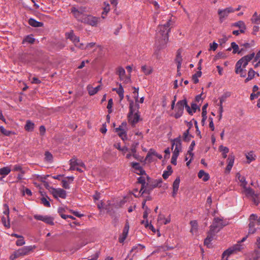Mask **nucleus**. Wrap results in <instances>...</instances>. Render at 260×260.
<instances>
[{
    "label": "nucleus",
    "instance_id": "1",
    "mask_svg": "<svg viewBox=\"0 0 260 260\" xmlns=\"http://www.w3.org/2000/svg\"><path fill=\"white\" fill-rule=\"evenodd\" d=\"M172 22L170 19L164 25H159L157 28L155 45L158 50L164 48L169 40V32L170 30V26Z\"/></svg>",
    "mask_w": 260,
    "mask_h": 260
},
{
    "label": "nucleus",
    "instance_id": "31",
    "mask_svg": "<svg viewBox=\"0 0 260 260\" xmlns=\"http://www.w3.org/2000/svg\"><path fill=\"white\" fill-rule=\"evenodd\" d=\"M207 107H208V104H206L205 105H204L203 106V107H202V122H204L206 119H207Z\"/></svg>",
    "mask_w": 260,
    "mask_h": 260
},
{
    "label": "nucleus",
    "instance_id": "33",
    "mask_svg": "<svg viewBox=\"0 0 260 260\" xmlns=\"http://www.w3.org/2000/svg\"><path fill=\"white\" fill-rule=\"evenodd\" d=\"M11 172V169L10 168L7 167H4L3 168L0 169V175H3V176H6L8 175L10 172Z\"/></svg>",
    "mask_w": 260,
    "mask_h": 260
},
{
    "label": "nucleus",
    "instance_id": "34",
    "mask_svg": "<svg viewBox=\"0 0 260 260\" xmlns=\"http://www.w3.org/2000/svg\"><path fill=\"white\" fill-rule=\"evenodd\" d=\"M244 190L246 196L249 197H251L255 193L254 190L250 187H246Z\"/></svg>",
    "mask_w": 260,
    "mask_h": 260
},
{
    "label": "nucleus",
    "instance_id": "22",
    "mask_svg": "<svg viewBox=\"0 0 260 260\" xmlns=\"http://www.w3.org/2000/svg\"><path fill=\"white\" fill-rule=\"evenodd\" d=\"M28 24L30 26L35 27H42L43 25V23L42 22H39L33 18H30L28 20Z\"/></svg>",
    "mask_w": 260,
    "mask_h": 260
},
{
    "label": "nucleus",
    "instance_id": "17",
    "mask_svg": "<svg viewBox=\"0 0 260 260\" xmlns=\"http://www.w3.org/2000/svg\"><path fill=\"white\" fill-rule=\"evenodd\" d=\"M132 167L135 170V173L138 175H143L145 174V171L140 166L138 162H133L132 163Z\"/></svg>",
    "mask_w": 260,
    "mask_h": 260
},
{
    "label": "nucleus",
    "instance_id": "64",
    "mask_svg": "<svg viewBox=\"0 0 260 260\" xmlns=\"http://www.w3.org/2000/svg\"><path fill=\"white\" fill-rule=\"evenodd\" d=\"M31 83L39 84L41 83V81L36 77H33L31 81Z\"/></svg>",
    "mask_w": 260,
    "mask_h": 260
},
{
    "label": "nucleus",
    "instance_id": "39",
    "mask_svg": "<svg viewBox=\"0 0 260 260\" xmlns=\"http://www.w3.org/2000/svg\"><path fill=\"white\" fill-rule=\"evenodd\" d=\"M142 70L143 72V73L146 75L150 74L152 71V69L150 67H148L146 66H142Z\"/></svg>",
    "mask_w": 260,
    "mask_h": 260
},
{
    "label": "nucleus",
    "instance_id": "41",
    "mask_svg": "<svg viewBox=\"0 0 260 260\" xmlns=\"http://www.w3.org/2000/svg\"><path fill=\"white\" fill-rule=\"evenodd\" d=\"M231 48L233 49V53L234 54L238 53L239 52V47L235 42L231 43Z\"/></svg>",
    "mask_w": 260,
    "mask_h": 260
},
{
    "label": "nucleus",
    "instance_id": "6",
    "mask_svg": "<svg viewBox=\"0 0 260 260\" xmlns=\"http://www.w3.org/2000/svg\"><path fill=\"white\" fill-rule=\"evenodd\" d=\"M225 224L223 223L222 220L219 218H215L212 224L210 225L209 232L213 235L218 233Z\"/></svg>",
    "mask_w": 260,
    "mask_h": 260
},
{
    "label": "nucleus",
    "instance_id": "40",
    "mask_svg": "<svg viewBox=\"0 0 260 260\" xmlns=\"http://www.w3.org/2000/svg\"><path fill=\"white\" fill-rule=\"evenodd\" d=\"M189 128H188L183 133V138L184 141H189L190 140V138H192L191 135H189Z\"/></svg>",
    "mask_w": 260,
    "mask_h": 260
},
{
    "label": "nucleus",
    "instance_id": "56",
    "mask_svg": "<svg viewBox=\"0 0 260 260\" xmlns=\"http://www.w3.org/2000/svg\"><path fill=\"white\" fill-rule=\"evenodd\" d=\"M182 57L181 56V54L178 51L177 52V54L176 55L175 61L176 63H179V62H182Z\"/></svg>",
    "mask_w": 260,
    "mask_h": 260
},
{
    "label": "nucleus",
    "instance_id": "7",
    "mask_svg": "<svg viewBox=\"0 0 260 260\" xmlns=\"http://www.w3.org/2000/svg\"><path fill=\"white\" fill-rule=\"evenodd\" d=\"M242 245L239 242L231 247H230L222 253V260H228V257L235 252L239 251L242 249Z\"/></svg>",
    "mask_w": 260,
    "mask_h": 260
},
{
    "label": "nucleus",
    "instance_id": "63",
    "mask_svg": "<svg viewBox=\"0 0 260 260\" xmlns=\"http://www.w3.org/2000/svg\"><path fill=\"white\" fill-rule=\"evenodd\" d=\"M220 149L224 153H228L229 151V149L228 147L223 146H220Z\"/></svg>",
    "mask_w": 260,
    "mask_h": 260
},
{
    "label": "nucleus",
    "instance_id": "8",
    "mask_svg": "<svg viewBox=\"0 0 260 260\" xmlns=\"http://www.w3.org/2000/svg\"><path fill=\"white\" fill-rule=\"evenodd\" d=\"M235 12V9L232 7H229L223 9H219L217 11V14L219 16V21L222 22L230 13Z\"/></svg>",
    "mask_w": 260,
    "mask_h": 260
},
{
    "label": "nucleus",
    "instance_id": "23",
    "mask_svg": "<svg viewBox=\"0 0 260 260\" xmlns=\"http://www.w3.org/2000/svg\"><path fill=\"white\" fill-rule=\"evenodd\" d=\"M198 177L202 179L204 181H207L209 179V175L203 170H200L198 173Z\"/></svg>",
    "mask_w": 260,
    "mask_h": 260
},
{
    "label": "nucleus",
    "instance_id": "58",
    "mask_svg": "<svg viewBox=\"0 0 260 260\" xmlns=\"http://www.w3.org/2000/svg\"><path fill=\"white\" fill-rule=\"evenodd\" d=\"M45 159L48 161L52 160V155L49 152H46L45 154Z\"/></svg>",
    "mask_w": 260,
    "mask_h": 260
},
{
    "label": "nucleus",
    "instance_id": "16",
    "mask_svg": "<svg viewBox=\"0 0 260 260\" xmlns=\"http://www.w3.org/2000/svg\"><path fill=\"white\" fill-rule=\"evenodd\" d=\"M126 125V122L122 123L121 125L119 127L116 128L117 132L120 131L118 135L122 139L124 140L125 138L126 139V135L125 130L123 128V127H125Z\"/></svg>",
    "mask_w": 260,
    "mask_h": 260
},
{
    "label": "nucleus",
    "instance_id": "46",
    "mask_svg": "<svg viewBox=\"0 0 260 260\" xmlns=\"http://www.w3.org/2000/svg\"><path fill=\"white\" fill-rule=\"evenodd\" d=\"M134 91H133V94L134 96V99L135 100V103H137L138 102V98H139V94H138V91H139V88L136 87H133Z\"/></svg>",
    "mask_w": 260,
    "mask_h": 260
},
{
    "label": "nucleus",
    "instance_id": "29",
    "mask_svg": "<svg viewBox=\"0 0 260 260\" xmlns=\"http://www.w3.org/2000/svg\"><path fill=\"white\" fill-rule=\"evenodd\" d=\"M246 157L247 159V162L250 164L251 161L254 160L255 159V156L253 155V152L251 151L248 153L246 155Z\"/></svg>",
    "mask_w": 260,
    "mask_h": 260
},
{
    "label": "nucleus",
    "instance_id": "60",
    "mask_svg": "<svg viewBox=\"0 0 260 260\" xmlns=\"http://www.w3.org/2000/svg\"><path fill=\"white\" fill-rule=\"evenodd\" d=\"M191 108L193 113H194L198 109L200 110L199 106L195 103L191 104Z\"/></svg>",
    "mask_w": 260,
    "mask_h": 260
},
{
    "label": "nucleus",
    "instance_id": "49",
    "mask_svg": "<svg viewBox=\"0 0 260 260\" xmlns=\"http://www.w3.org/2000/svg\"><path fill=\"white\" fill-rule=\"evenodd\" d=\"M41 203L43 204L45 206L47 207H50V204L49 201L47 200V198L43 197L41 199Z\"/></svg>",
    "mask_w": 260,
    "mask_h": 260
},
{
    "label": "nucleus",
    "instance_id": "20",
    "mask_svg": "<svg viewBox=\"0 0 260 260\" xmlns=\"http://www.w3.org/2000/svg\"><path fill=\"white\" fill-rule=\"evenodd\" d=\"M87 89L88 92V93L90 95H93L96 94L101 89V86L99 85L95 87H93L90 85H89L87 87Z\"/></svg>",
    "mask_w": 260,
    "mask_h": 260
},
{
    "label": "nucleus",
    "instance_id": "36",
    "mask_svg": "<svg viewBox=\"0 0 260 260\" xmlns=\"http://www.w3.org/2000/svg\"><path fill=\"white\" fill-rule=\"evenodd\" d=\"M257 215L255 214H252L250 215L249 220V223H252L253 226H255L256 225V220Z\"/></svg>",
    "mask_w": 260,
    "mask_h": 260
},
{
    "label": "nucleus",
    "instance_id": "32",
    "mask_svg": "<svg viewBox=\"0 0 260 260\" xmlns=\"http://www.w3.org/2000/svg\"><path fill=\"white\" fill-rule=\"evenodd\" d=\"M104 5L105 7L104 8V11L102 13V17L103 18H105V15H106L110 11V5L107 2H104Z\"/></svg>",
    "mask_w": 260,
    "mask_h": 260
},
{
    "label": "nucleus",
    "instance_id": "3",
    "mask_svg": "<svg viewBox=\"0 0 260 260\" xmlns=\"http://www.w3.org/2000/svg\"><path fill=\"white\" fill-rule=\"evenodd\" d=\"M139 108L140 106L138 103H134L133 101H129V112L127 118L128 122L133 126H134L140 119Z\"/></svg>",
    "mask_w": 260,
    "mask_h": 260
},
{
    "label": "nucleus",
    "instance_id": "44",
    "mask_svg": "<svg viewBox=\"0 0 260 260\" xmlns=\"http://www.w3.org/2000/svg\"><path fill=\"white\" fill-rule=\"evenodd\" d=\"M194 146H195V142L194 141H193L191 142V143L189 146L188 151H187V154L189 155L191 157H192L193 155V154L192 152V151L193 150Z\"/></svg>",
    "mask_w": 260,
    "mask_h": 260
},
{
    "label": "nucleus",
    "instance_id": "48",
    "mask_svg": "<svg viewBox=\"0 0 260 260\" xmlns=\"http://www.w3.org/2000/svg\"><path fill=\"white\" fill-rule=\"evenodd\" d=\"M0 131L5 136H9L11 135L12 132L6 129L3 126L0 127Z\"/></svg>",
    "mask_w": 260,
    "mask_h": 260
},
{
    "label": "nucleus",
    "instance_id": "26",
    "mask_svg": "<svg viewBox=\"0 0 260 260\" xmlns=\"http://www.w3.org/2000/svg\"><path fill=\"white\" fill-rule=\"evenodd\" d=\"M237 176H238V179L241 182V186H242L243 188H245L247 187V182L246 181L245 178L243 176H241L239 174H237Z\"/></svg>",
    "mask_w": 260,
    "mask_h": 260
},
{
    "label": "nucleus",
    "instance_id": "55",
    "mask_svg": "<svg viewBox=\"0 0 260 260\" xmlns=\"http://www.w3.org/2000/svg\"><path fill=\"white\" fill-rule=\"evenodd\" d=\"M234 159H235V157L234 156H233V155L230 156L228 159V165L233 166V165L234 163Z\"/></svg>",
    "mask_w": 260,
    "mask_h": 260
},
{
    "label": "nucleus",
    "instance_id": "5",
    "mask_svg": "<svg viewBox=\"0 0 260 260\" xmlns=\"http://www.w3.org/2000/svg\"><path fill=\"white\" fill-rule=\"evenodd\" d=\"M86 9L85 7H79L78 8L73 7L71 9V13L73 14L75 18L78 21L82 22L86 15Z\"/></svg>",
    "mask_w": 260,
    "mask_h": 260
},
{
    "label": "nucleus",
    "instance_id": "38",
    "mask_svg": "<svg viewBox=\"0 0 260 260\" xmlns=\"http://www.w3.org/2000/svg\"><path fill=\"white\" fill-rule=\"evenodd\" d=\"M214 235H213V234H211L209 232L208 235L204 241L205 245H206L208 246L210 244V242L212 241V240L213 238V236Z\"/></svg>",
    "mask_w": 260,
    "mask_h": 260
},
{
    "label": "nucleus",
    "instance_id": "37",
    "mask_svg": "<svg viewBox=\"0 0 260 260\" xmlns=\"http://www.w3.org/2000/svg\"><path fill=\"white\" fill-rule=\"evenodd\" d=\"M202 75V72L201 71H198L196 74L192 75V80L194 83L197 84L199 82L198 78L200 77Z\"/></svg>",
    "mask_w": 260,
    "mask_h": 260
},
{
    "label": "nucleus",
    "instance_id": "57",
    "mask_svg": "<svg viewBox=\"0 0 260 260\" xmlns=\"http://www.w3.org/2000/svg\"><path fill=\"white\" fill-rule=\"evenodd\" d=\"M172 170L170 171H165L163 172L162 177L165 179H166L168 178V177L172 174Z\"/></svg>",
    "mask_w": 260,
    "mask_h": 260
},
{
    "label": "nucleus",
    "instance_id": "59",
    "mask_svg": "<svg viewBox=\"0 0 260 260\" xmlns=\"http://www.w3.org/2000/svg\"><path fill=\"white\" fill-rule=\"evenodd\" d=\"M116 92L118 95L122 94V93H124V89L121 85V84H119V88H117V91Z\"/></svg>",
    "mask_w": 260,
    "mask_h": 260
},
{
    "label": "nucleus",
    "instance_id": "4",
    "mask_svg": "<svg viewBox=\"0 0 260 260\" xmlns=\"http://www.w3.org/2000/svg\"><path fill=\"white\" fill-rule=\"evenodd\" d=\"M65 35L66 38L70 39L76 47L82 50L85 49L84 44L80 43L79 37L75 35L73 30H72L70 32H66Z\"/></svg>",
    "mask_w": 260,
    "mask_h": 260
},
{
    "label": "nucleus",
    "instance_id": "12",
    "mask_svg": "<svg viewBox=\"0 0 260 260\" xmlns=\"http://www.w3.org/2000/svg\"><path fill=\"white\" fill-rule=\"evenodd\" d=\"M116 74L119 76V80L123 81V83L127 84L130 82L131 78L129 76L125 75V71L123 68L118 67L117 69Z\"/></svg>",
    "mask_w": 260,
    "mask_h": 260
},
{
    "label": "nucleus",
    "instance_id": "61",
    "mask_svg": "<svg viewBox=\"0 0 260 260\" xmlns=\"http://www.w3.org/2000/svg\"><path fill=\"white\" fill-rule=\"evenodd\" d=\"M260 95V92L257 91L256 93H254L253 92L250 95V99L251 100H253L254 99L258 98V96Z\"/></svg>",
    "mask_w": 260,
    "mask_h": 260
},
{
    "label": "nucleus",
    "instance_id": "47",
    "mask_svg": "<svg viewBox=\"0 0 260 260\" xmlns=\"http://www.w3.org/2000/svg\"><path fill=\"white\" fill-rule=\"evenodd\" d=\"M25 243V242L24 240V238L23 236L19 238L18 240H17L16 242V244L18 246H21L23 245H24Z\"/></svg>",
    "mask_w": 260,
    "mask_h": 260
},
{
    "label": "nucleus",
    "instance_id": "45",
    "mask_svg": "<svg viewBox=\"0 0 260 260\" xmlns=\"http://www.w3.org/2000/svg\"><path fill=\"white\" fill-rule=\"evenodd\" d=\"M62 186L65 189H69L70 188V183L67 180V179H64L61 180Z\"/></svg>",
    "mask_w": 260,
    "mask_h": 260
},
{
    "label": "nucleus",
    "instance_id": "52",
    "mask_svg": "<svg viewBox=\"0 0 260 260\" xmlns=\"http://www.w3.org/2000/svg\"><path fill=\"white\" fill-rule=\"evenodd\" d=\"M179 154L173 153L172 158H171V163L174 165H177V159Z\"/></svg>",
    "mask_w": 260,
    "mask_h": 260
},
{
    "label": "nucleus",
    "instance_id": "10",
    "mask_svg": "<svg viewBox=\"0 0 260 260\" xmlns=\"http://www.w3.org/2000/svg\"><path fill=\"white\" fill-rule=\"evenodd\" d=\"M100 18L96 17L91 15H86L85 18L82 20V22L86 23L92 26H96L98 24Z\"/></svg>",
    "mask_w": 260,
    "mask_h": 260
},
{
    "label": "nucleus",
    "instance_id": "15",
    "mask_svg": "<svg viewBox=\"0 0 260 260\" xmlns=\"http://www.w3.org/2000/svg\"><path fill=\"white\" fill-rule=\"evenodd\" d=\"M34 217L35 219L44 221V222L53 225V218L48 216H43L41 215H35Z\"/></svg>",
    "mask_w": 260,
    "mask_h": 260
},
{
    "label": "nucleus",
    "instance_id": "11",
    "mask_svg": "<svg viewBox=\"0 0 260 260\" xmlns=\"http://www.w3.org/2000/svg\"><path fill=\"white\" fill-rule=\"evenodd\" d=\"M171 142L172 149H173L174 148L173 153L179 154L182 150L180 137H179L176 139L172 140Z\"/></svg>",
    "mask_w": 260,
    "mask_h": 260
},
{
    "label": "nucleus",
    "instance_id": "28",
    "mask_svg": "<svg viewBox=\"0 0 260 260\" xmlns=\"http://www.w3.org/2000/svg\"><path fill=\"white\" fill-rule=\"evenodd\" d=\"M255 74V71L252 69H250L249 70L248 73V77L245 79V82H247L252 80L254 78Z\"/></svg>",
    "mask_w": 260,
    "mask_h": 260
},
{
    "label": "nucleus",
    "instance_id": "54",
    "mask_svg": "<svg viewBox=\"0 0 260 260\" xmlns=\"http://www.w3.org/2000/svg\"><path fill=\"white\" fill-rule=\"evenodd\" d=\"M1 220H2V223H3L5 227H6L7 228H10V224L9 221H8V222H7L6 217H2Z\"/></svg>",
    "mask_w": 260,
    "mask_h": 260
},
{
    "label": "nucleus",
    "instance_id": "30",
    "mask_svg": "<svg viewBox=\"0 0 260 260\" xmlns=\"http://www.w3.org/2000/svg\"><path fill=\"white\" fill-rule=\"evenodd\" d=\"M190 223L191 226L190 232H191L192 234H193L194 233H196L197 231L198 223H197V221L192 220V221H190Z\"/></svg>",
    "mask_w": 260,
    "mask_h": 260
},
{
    "label": "nucleus",
    "instance_id": "24",
    "mask_svg": "<svg viewBox=\"0 0 260 260\" xmlns=\"http://www.w3.org/2000/svg\"><path fill=\"white\" fill-rule=\"evenodd\" d=\"M234 25L238 27L239 28H240V32L241 33H244L245 30L246 29V25L244 22L242 21H239L235 23L234 24Z\"/></svg>",
    "mask_w": 260,
    "mask_h": 260
},
{
    "label": "nucleus",
    "instance_id": "62",
    "mask_svg": "<svg viewBox=\"0 0 260 260\" xmlns=\"http://www.w3.org/2000/svg\"><path fill=\"white\" fill-rule=\"evenodd\" d=\"M210 47L211 50L215 51L218 47V44L215 42H213L212 44H210Z\"/></svg>",
    "mask_w": 260,
    "mask_h": 260
},
{
    "label": "nucleus",
    "instance_id": "9",
    "mask_svg": "<svg viewBox=\"0 0 260 260\" xmlns=\"http://www.w3.org/2000/svg\"><path fill=\"white\" fill-rule=\"evenodd\" d=\"M185 105L186 100H181L177 103L175 109L176 113L175 114V117L176 118H178L182 116Z\"/></svg>",
    "mask_w": 260,
    "mask_h": 260
},
{
    "label": "nucleus",
    "instance_id": "35",
    "mask_svg": "<svg viewBox=\"0 0 260 260\" xmlns=\"http://www.w3.org/2000/svg\"><path fill=\"white\" fill-rule=\"evenodd\" d=\"M253 203L257 205L260 201V196L259 194L254 193L251 197H250Z\"/></svg>",
    "mask_w": 260,
    "mask_h": 260
},
{
    "label": "nucleus",
    "instance_id": "53",
    "mask_svg": "<svg viewBox=\"0 0 260 260\" xmlns=\"http://www.w3.org/2000/svg\"><path fill=\"white\" fill-rule=\"evenodd\" d=\"M156 153V152L155 151L151 149L150 151L147 153L146 157V159L150 160L151 159L150 157L152 155L155 156Z\"/></svg>",
    "mask_w": 260,
    "mask_h": 260
},
{
    "label": "nucleus",
    "instance_id": "27",
    "mask_svg": "<svg viewBox=\"0 0 260 260\" xmlns=\"http://www.w3.org/2000/svg\"><path fill=\"white\" fill-rule=\"evenodd\" d=\"M34 123L31 122L30 120H27L25 125V129L28 132H31L34 128Z\"/></svg>",
    "mask_w": 260,
    "mask_h": 260
},
{
    "label": "nucleus",
    "instance_id": "13",
    "mask_svg": "<svg viewBox=\"0 0 260 260\" xmlns=\"http://www.w3.org/2000/svg\"><path fill=\"white\" fill-rule=\"evenodd\" d=\"M36 248L35 245H30L23 247L17 250V254L19 256H24L28 254Z\"/></svg>",
    "mask_w": 260,
    "mask_h": 260
},
{
    "label": "nucleus",
    "instance_id": "25",
    "mask_svg": "<svg viewBox=\"0 0 260 260\" xmlns=\"http://www.w3.org/2000/svg\"><path fill=\"white\" fill-rule=\"evenodd\" d=\"M251 21L252 23L255 24H259L260 23V14L258 15L256 12H255L252 16L251 18Z\"/></svg>",
    "mask_w": 260,
    "mask_h": 260
},
{
    "label": "nucleus",
    "instance_id": "51",
    "mask_svg": "<svg viewBox=\"0 0 260 260\" xmlns=\"http://www.w3.org/2000/svg\"><path fill=\"white\" fill-rule=\"evenodd\" d=\"M256 228L253 226L252 223H249L248 234H253L256 232Z\"/></svg>",
    "mask_w": 260,
    "mask_h": 260
},
{
    "label": "nucleus",
    "instance_id": "50",
    "mask_svg": "<svg viewBox=\"0 0 260 260\" xmlns=\"http://www.w3.org/2000/svg\"><path fill=\"white\" fill-rule=\"evenodd\" d=\"M138 182L141 184L142 186V189L145 188V179L143 177H140L138 178Z\"/></svg>",
    "mask_w": 260,
    "mask_h": 260
},
{
    "label": "nucleus",
    "instance_id": "2",
    "mask_svg": "<svg viewBox=\"0 0 260 260\" xmlns=\"http://www.w3.org/2000/svg\"><path fill=\"white\" fill-rule=\"evenodd\" d=\"M255 55L254 53L244 56L240 59L235 65V73L240 74L241 77H245L246 75L245 68L248 62L251 61Z\"/></svg>",
    "mask_w": 260,
    "mask_h": 260
},
{
    "label": "nucleus",
    "instance_id": "43",
    "mask_svg": "<svg viewBox=\"0 0 260 260\" xmlns=\"http://www.w3.org/2000/svg\"><path fill=\"white\" fill-rule=\"evenodd\" d=\"M162 183V179H159L158 180H156L154 181L152 184V187L150 188V189H152L153 188L159 187L161 186V183Z\"/></svg>",
    "mask_w": 260,
    "mask_h": 260
},
{
    "label": "nucleus",
    "instance_id": "21",
    "mask_svg": "<svg viewBox=\"0 0 260 260\" xmlns=\"http://www.w3.org/2000/svg\"><path fill=\"white\" fill-rule=\"evenodd\" d=\"M70 162L72 163L75 167H81L84 168H85V166L84 164L80 159H78L76 158H73L70 159Z\"/></svg>",
    "mask_w": 260,
    "mask_h": 260
},
{
    "label": "nucleus",
    "instance_id": "42",
    "mask_svg": "<svg viewBox=\"0 0 260 260\" xmlns=\"http://www.w3.org/2000/svg\"><path fill=\"white\" fill-rule=\"evenodd\" d=\"M35 42V39L32 37V36L29 35L25 38V39L23 41V43L25 42H27L30 44H33Z\"/></svg>",
    "mask_w": 260,
    "mask_h": 260
},
{
    "label": "nucleus",
    "instance_id": "14",
    "mask_svg": "<svg viewBox=\"0 0 260 260\" xmlns=\"http://www.w3.org/2000/svg\"><path fill=\"white\" fill-rule=\"evenodd\" d=\"M51 192L55 199H57L58 197L62 199H65L66 198V191L63 189L52 188Z\"/></svg>",
    "mask_w": 260,
    "mask_h": 260
},
{
    "label": "nucleus",
    "instance_id": "18",
    "mask_svg": "<svg viewBox=\"0 0 260 260\" xmlns=\"http://www.w3.org/2000/svg\"><path fill=\"white\" fill-rule=\"evenodd\" d=\"M129 228V224L128 222H126L123 229L122 236L119 239V241L120 243H122L126 239L128 234Z\"/></svg>",
    "mask_w": 260,
    "mask_h": 260
},
{
    "label": "nucleus",
    "instance_id": "19",
    "mask_svg": "<svg viewBox=\"0 0 260 260\" xmlns=\"http://www.w3.org/2000/svg\"><path fill=\"white\" fill-rule=\"evenodd\" d=\"M180 178L179 177H177L175 181L173 182V192H172V196L173 197H175L177 193L179 187V184H180Z\"/></svg>",
    "mask_w": 260,
    "mask_h": 260
}]
</instances>
